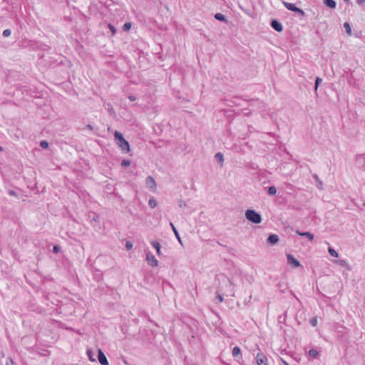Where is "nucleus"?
Masks as SVG:
<instances>
[{
    "instance_id": "33",
    "label": "nucleus",
    "mask_w": 365,
    "mask_h": 365,
    "mask_svg": "<svg viewBox=\"0 0 365 365\" xmlns=\"http://www.w3.org/2000/svg\"><path fill=\"white\" fill-rule=\"evenodd\" d=\"M125 247L128 250H130L133 247V244L130 241H127L125 242Z\"/></svg>"
},
{
    "instance_id": "20",
    "label": "nucleus",
    "mask_w": 365,
    "mask_h": 365,
    "mask_svg": "<svg viewBox=\"0 0 365 365\" xmlns=\"http://www.w3.org/2000/svg\"><path fill=\"white\" fill-rule=\"evenodd\" d=\"M308 354H309V356L314 358V359L317 358L319 356V351L315 349H310L309 351Z\"/></svg>"
},
{
    "instance_id": "16",
    "label": "nucleus",
    "mask_w": 365,
    "mask_h": 365,
    "mask_svg": "<svg viewBox=\"0 0 365 365\" xmlns=\"http://www.w3.org/2000/svg\"><path fill=\"white\" fill-rule=\"evenodd\" d=\"M215 19L217 21H222V22H225V21H227V19H226V17L225 15H223L221 13H217L215 14Z\"/></svg>"
},
{
    "instance_id": "44",
    "label": "nucleus",
    "mask_w": 365,
    "mask_h": 365,
    "mask_svg": "<svg viewBox=\"0 0 365 365\" xmlns=\"http://www.w3.org/2000/svg\"><path fill=\"white\" fill-rule=\"evenodd\" d=\"M251 298H252V296L250 295V296L249 297V302L250 301Z\"/></svg>"
},
{
    "instance_id": "26",
    "label": "nucleus",
    "mask_w": 365,
    "mask_h": 365,
    "mask_svg": "<svg viewBox=\"0 0 365 365\" xmlns=\"http://www.w3.org/2000/svg\"><path fill=\"white\" fill-rule=\"evenodd\" d=\"M321 82H322V79L319 77H317L315 79V83H314L315 91H317L318 87H319V84L321 83Z\"/></svg>"
},
{
    "instance_id": "34",
    "label": "nucleus",
    "mask_w": 365,
    "mask_h": 365,
    "mask_svg": "<svg viewBox=\"0 0 365 365\" xmlns=\"http://www.w3.org/2000/svg\"><path fill=\"white\" fill-rule=\"evenodd\" d=\"M310 323L314 327L317 326V318L316 317L312 318L310 320Z\"/></svg>"
},
{
    "instance_id": "7",
    "label": "nucleus",
    "mask_w": 365,
    "mask_h": 365,
    "mask_svg": "<svg viewBox=\"0 0 365 365\" xmlns=\"http://www.w3.org/2000/svg\"><path fill=\"white\" fill-rule=\"evenodd\" d=\"M98 359L101 365H108V361L101 349L98 350Z\"/></svg>"
},
{
    "instance_id": "39",
    "label": "nucleus",
    "mask_w": 365,
    "mask_h": 365,
    "mask_svg": "<svg viewBox=\"0 0 365 365\" xmlns=\"http://www.w3.org/2000/svg\"><path fill=\"white\" fill-rule=\"evenodd\" d=\"M128 98L130 101H135L136 98L134 96H129Z\"/></svg>"
},
{
    "instance_id": "32",
    "label": "nucleus",
    "mask_w": 365,
    "mask_h": 365,
    "mask_svg": "<svg viewBox=\"0 0 365 365\" xmlns=\"http://www.w3.org/2000/svg\"><path fill=\"white\" fill-rule=\"evenodd\" d=\"M11 31L10 29H7L3 31L2 35L4 37H8L11 35Z\"/></svg>"
},
{
    "instance_id": "31",
    "label": "nucleus",
    "mask_w": 365,
    "mask_h": 365,
    "mask_svg": "<svg viewBox=\"0 0 365 365\" xmlns=\"http://www.w3.org/2000/svg\"><path fill=\"white\" fill-rule=\"evenodd\" d=\"M178 204L180 208H184L187 206L186 202L182 200H179Z\"/></svg>"
},
{
    "instance_id": "19",
    "label": "nucleus",
    "mask_w": 365,
    "mask_h": 365,
    "mask_svg": "<svg viewBox=\"0 0 365 365\" xmlns=\"http://www.w3.org/2000/svg\"><path fill=\"white\" fill-rule=\"evenodd\" d=\"M106 108L108 111V113H110V115H115V112L114 110V108H113L112 105L110 103H107L106 104Z\"/></svg>"
},
{
    "instance_id": "23",
    "label": "nucleus",
    "mask_w": 365,
    "mask_h": 365,
    "mask_svg": "<svg viewBox=\"0 0 365 365\" xmlns=\"http://www.w3.org/2000/svg\"><path fill=\"white\" fill-rule=\"evenodd\" d=\"M131 161L130 160L123 159L120 163L121 166L126 168L130 165Z\"/></svg>"
},
{
    "instance_id": "11",
    "label": "nucleus",
    "mask_w": 365,
    "mask_h": 365,
    "mask_svg": "<svg viewBox=\"0 0 365 365\" xmlns=\"http://www.w3.org/2000/svg\"><path fill=\"white\" fill-rule=\"evenodd\" d=\"M267 241L270 245H275L279 242V237L276 234H271L269 235Z\"/></svg>"
},
{
    "instance_id": "3",
    "label": "nucleus",
    "mask_w": 365,
    "mask_h": 365,
    "mask_svg": "<svg viewBox=\"0 0 365 365\" xmlns=\"http://www.w3.org/2000/svg\"><path fill=\"white\" fill-rule=\"evenodd\" d=\"M282 4L284 6V7L287 9H288L289 11H294L295 13H297V14H299L301 16H304L305 15V13L304 12V11L302 9H301L300 8L296 6L294 4L289 3V2H287V1H282Z\"/></svg>"
},
{
    "instance_id": "37",
    "label": "nucleus",
    "mask_w": 365,
    "mask_h": 365,
    "mask_svg": "<svg viewBox=\"0 0 365 365\" xmlns=\"http://www.w3.org/2000/svg\"><path fill=\"white\" fill-rule=\"evenodd\" d=\"M314 178L318 182V184H319L318 187L321 188V186L322 185V182L321 180H319V179L317 175H314Z\"/></svg>"
},
{
    "instance_id": "36",
    "label": "nucleus",
    "mask_w": 365,
    "mask_h": 365,
    "mask_svg": "<svg viewBox=\"0 0 365 365\" xmlns=\"http://www.w3.org/2000/svg\"><path fill=\"white\" fill-rule=\"evenodd\" d=\"M9 195H11V196H14V197H17L18 196L17 193L14 190H9Z\"/></svg>"
},
{
    "instance_id": "30",
    "label": "nucleus",
    "mask_w": 365,
    "mask_h": 365,
    "mask_svg": "<svg viewBox=\"0 0 365 365\" xmlns=\"http://www.w3.org/2000/svg\"><path fill=\"white\" fill-rule=\"evenodd\" d=\"M131 23L130 22H126L123 25V31H128L131 29Z\"/></svg>"
},
{
    "instance_id": "14",
    "label": "nucleus",
    "mask_w": 365,
    "mask_h": 365,
    "mask_svg": "<svg viewBox=\"0 0 365 365\" xmlns=\"http://www.w3.org/2000/svg\"><path fill=\"white\" fill-rule=\"evenodd\" d=\"M170 225L172 227V230H173V232L175 233V235L177 237L178 240L180 242V243L182 244L181 238H180V235H179L176 227H175L174 224L173 222H170Z\"/></svg>"
},
{
    "instance_id": "40",
    "label": "nucleus",
    "mask_w": 365,
    "mask_h": 365,
    "mask_svg": "<svg viewBox=\"0 0 365 365\" xmlns=\"http://www.w3.org/2000/svg\"><path fill=\"white\" fill-rule=\"evenodd\" d=\"M339 264L341 265V266H344L346 264V262L345 260H340L339 261Z\"/></svg>"
},
{
    "instance_id": "28",
    "label": "nucleus",
    "mask_w": 365,
    "mask_h": 365,
    "mask_svg": "<svg viewBox=\"0 0 365 365\" xmlns=\"http://www.w3.org/2000/svg\"><path fill=\"white\" fill-rule=\"evenodd\" d=\"M48 143L46 141V140H41L40 142V146L43 148V149H46L48 148Z\"/></svg>"
},
{
    "instance_id": "43",
    "label": "nucleus",
    "mask_w": 365,
    "mask_h": 365,
    "mask_svg": "<svg viewBox=\"0 0 365 365\" xmlns=\"http://www.w3.org/2000/svg\"><path fill=\"white\" fill-rule=\"evenodd\" d=\"M345 2L349 3V0H344Z\"/></svg>"
},
{
    "instance_id": "1",
    "label": "nucleus",
    "mask_w": 365,
    "mask_h": 365,
    "mask_svg": "<svg viewBox=\"0 0 365 365\" xmlns=\"http://www.w3.org/2000/svg\"><path fill=\"white\" fill-rule=\"evenodd\" d=\"M114 137L117 141V145L121 148L122 151L126 153H128L130 151V145L124 138L123 134L118 131H115Z\"/></svg>"
},
{
    "instance_id": "35",
    "label": "nucleus",
    "mask_w": 365,
    "mask_h": 365,
    "mask_svg": "<svg viewBox=\"0 0 365 365\" xmlns=\"http://www.w3.org/2000/svg\"><path fill=\"white\" fill-rule=\"evenodd\" d=\"M60 251V247L58 245H54L53 247V252L54 253H58Z\"/></svg>"
},
{
    "instance_id": "41",
    "label": "nucleus",
    "mask_w": 365,
    "mask_h": 365,
    "mask_svg": "<svg viewBox=\"0 0 365 365\" xmlns=\"http://www.w3.org/2000/svg\"><path fill=\"white\" fill-rule=\"evenodd\" d=\"M86 128H88V129H89L91 130H93V127L91 125H90V124L86 125Z\"/></svg>"
},
{
    "instance_id": "6",
    "label": "nucleus",
    "mask_w": 365,
    "mask_h": 365,
    "mask_svg": "<svg viewBox=\"0 0 365 365\" xmlns=\"http://www.w3.org/2000/svg\"><path fill=\"white\" fill-rule=\"evenodd\" d=\"M255 359L257 365H267V359L262 352L257 354Z\"/></svg>"
},
{
    "instance_id": "17",
    "label": "nucleus",
    "mask_w": 365,
    "mask_h": 365,
    "mask_svg": "<svg viewBox=\"0 0 365 365\" xmlns=\"http://www.w3.org/2000/svg\"><path fill=\"white\" fill-rule=\"evenodd\" d=\"M148 205L151 208H155L158 205L157 200L154 197H151L148 200Z\"/></svg>"
},
{
    "instance_id": "2",
    "label": "nucleus",
    "mask_w": 365,
    "mask_h": 365,
    "mask_svg": "<svg viewBox=\"0 0 365 365\" xmlns=\"http://www.w3.org/2000/svg\"><path fill=\"white\" fill-rule=\"evenodd\" d=\"M245 215L246 219L252 223L259 224L262 222L261 215L254 210H247Z\"/></svg>"
},
{
    "instance_id": "12",
    "label": "nucleus",
    "mask_w": 365,
    "mask_h": 365,
    "mask_svg": "<svg viewBox=\"0 0 365 365\" xmlns=\"http://www.w3.org/2000/svg\"><path fill=\"white\" fill-rule=\"evenodd\" d=\"M151 245L156 250L157 255L158 256H160L161 255V251H160L161 245H160V242L158 241H152Z\"/></svg>"
},
{
    "instance_id": "10",
    "label": "nucleus",
    "mask_w": 365,
    "mask_h": 365,
    "mask_svg": "<svg viewBox=\"0 0 365 365\" xmlns=\"http://www.w3.org/2000/svg\"><path fill=\"white\" fill-rule=\"evenodd\" d=\"M296 233L299 236L307 237L308 240L310 241L313 240V239L314 237V235L309 232H302V231L297 230L296 231Z\"/></svg>"
},
{
    "instance_id": "5",
    "label": "nucleus",
    "mask_w": 365,
    "mask_h": 365,
    "mask_svg": "<svg viewBox=\"0 0 365 365\" xmlns=\"http://www.w3.org/2000/svg\"><path fill=\"white\" fill-rule=\"evenodd\" d=\"M287 258L288 264L292 265L293 267L296 268L301 266L300 262L294 258L291 254H287Z\"/></svg>"
},
{
    "instance_id": "21",
    "label": "nucleus",
    "mask_w": 365,
    "mask_h": 365,
    "mask_svg": "<svg viewBox=\"0 0 365 365\" xmlns=\"http://www.w3.org/2000/svg\"><path fill=\"white\" fill-rule=\"evenodd\" d=\"M267 192L270 195H274L277 193V188L274 186H270L267 189Z\"/></svg>"
},
{
    "instance_id": "22",
    "label": "nucleus",
    "mask_w": 365,
    "mask_h": 365,
    "mask_svg": "<svg viewBox=\"0 0 365 365\" xmlns=\"http://www.w3.org/2000/svg\"><path fill=\"white\" fill-rule=\"evenodd\" d=\"M328 252L330 254V255H331L332 257H338L337 252L333 247H329L328 248Z\"/></svg>"
},
{
    "instance_id": "18",
    "label": "nucleus",
    "mask_w": 365,
    "mask_h": 365,
    "mask_svg": "<svg viewBox=\"0 0 365 365\" xmlns=\"http://www.w3.org/2000/svg\"><path fill=\"white\" fill-rule=\"evenodd\" d=\"M232 355L235 357L237 356H239L241 355V350L240 349V347L238 346H235L233 349H232Z\"/></svg>"
},
{
    "instance_id": "9",
    "label": "nucleus",
    "mask_w": 365,
    "mask_h": 365,
    "mask_svg": "<svg viewBox=\"0 0 365 365\" xmlns=\"http://www.w3.org/2000/svg\"><path fill=\"white\" fill-rule=\"evenodd\" d=\"M146 186L152 190L156 187L155 179L152 176L147 177L145 180Z\"/></svg>"
},
{
    "instance_id": "38",
    "label": "nucleus",
    "mask_w": 365,
    "mask_h": 365,
    "mask_svg": "<svg viewBox=\"0 0 365 365\" xmlns=\"http://www.w3.org/2000/svg\"><path fill=\"white\" fill-rule=\"evenodd\" d=\"M356 1L359 5H363L365 4V0H356Z\"/></svg>"
},
{
    "instance_id": "29",
    "label": "nucleus",
    "mask_w": 365,
    "mask_h": 365,
    "mask_svg": "<svg viewBox=\"0 0 365 365\" xmlns=\"http://www.w3.org/2000/svg\"><path fill=\"white\" fill-rule=\"evenodd\" d=\"M223 302V297L221 294L219 293L217 294V297H215V303L219 304Z\"/></svg>"
},
{
    "instance_id": "42",
    "label": "nucleus",
    "mask_w": 365,
    "mask_h": 365,
    "mask_svg": "<svg viewBox=\"0 0 365 365\" xmlns=\"http://www.w3.org/2000/svg\"><path fill=\"white\" fill-rule=\"evenodd\" d=\"M282 361L283 362V364L284 365H289L287 361H285L284 360L282 359Z\"/></svg>"
},
{
    "instance_id": "8",
    "label": "nucleus",
    "mask_w": 365,
    "mask_h": 365,
    "mask_svg": "<svg viewBox=\"0 0 365 365\" xmlns=\"http://www.w3.org/2000/svg\"><path fill=\"white\" fill-rule=\"evenodd\" d=\"M270 26L273 29L278 32H281L283 30V26L282 23L277 19H272L271 21Z\"/></svg>"
},
{
    "instance_id": "24",
    "label": "nucleus",
    "mask_w": 365,
    "mask_h": 365,
    "mask_svg": "<svg viewBox=\"0 0 365 365\" xmlns=\"http://www.w3.org/2000/svg\"><path fill=\"white\" fill-rule=\"evenodd\" d=\"M344 27L346 29V32L349 34V35H351V26L350 24L348 23V22H345L344 24Z\"/></svg>"
},
{
    "instance_id": "45",
    "label": "nucleus",
    "mask_w": 365,
    "mask_h": 365,
    "mask_svg": "<svg viewBox=\"0 0 365 365\" xmlns=\"http://www.w3.org/2000/svg\"><path fill=\"white\" fill-rule=\"evenodd\" d=\"M230 284H232L231 280L228 279Z\"/></svg>"
},
{
    "instance_id": "4",
    "label": "nucleus",
    "mask_w": 365,
    "mask_h": 365,
    "mask_svg": "<svg viewBox=\"0 0 365 365\" xmlns=\"http://www.w3.org/2000/svg\"><path fill=\"white\" fill-rule=\"evenodd\" d=\"M146 260L151 267H154L158 266V261L150 252H147Z\"/></svg>"
},
{
    "instance_id": "25",
    "label": "nucleus",
    "mask_w": 365,
    "mask_h": 365,
    "mask_svg": "<svg viewBox=\"0 0 365 365\" xmlns=\"http://www.w3.org/2000/svg\"><path fill=\"white\" fill-rule=\"evenodd\" d=\"M86 353H87L88 357V359H89V360L91 361H96V359L93 358V351L91 350L88 349Z\"/></svg>"
},
{
    "instance_id": "27",
    "label": "nucleus",
    "mask_w": 365,
    "mask_h": 365,
    "mask_svg": "<svg viewBox=\"0 0 365 365\" xmlns=\"http://www.w3.org/2000/svg\"><path fill=\"white\" fill-rule=\"evenodd\" d=\"M108 27L109 28L110 31H111L112 35H115L116 34L117 30L113 24H108Z\"/></svg>"
},
{
    "instance_id": "15",
    "label": "nucleus",
    "mask_w": 365,
    "mask_h": 365,
    "mask_svg": "<svg viewBox=\"0 0 365 365\" xmlns=\"http://www.w3.org/2000/svg\"><path fill=\"white\" fill-rule=\"evenodd\" d=\"M215 158L220 165H222L224 162V156L222 153L220 152L216 153L215 155Z\"/></svg>"
},
{
    "instance_id": "13",
    "label": "nucleus",
    "mask_w": 365,
    "mask_h": 365,
    "mask_svg": "<svg viewBox=\"0 0 365 365\" xmlns=\"http://www.w3.org/2000/svg\"><path fill=\"white\" fill-rule=\"evenodd\" d=\"M324 4L330 9H336V3L334 0H324Z\"/></svg>"
}]
</instances>
